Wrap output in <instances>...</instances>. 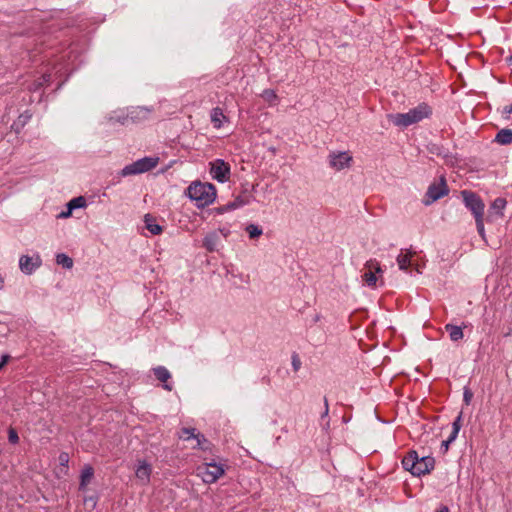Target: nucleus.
<instances>
[{
  "label": "nucleus",
  "mask_w": 512,
  "mask_h": 512,
  "mask_svg": "<svg viewBox=\"0 0 512 512\" xmlns=\"http://www.w3.org/2000/svg\"><path fill=\"white\" fill-rule=\"evenodd\" d=\"M431 113V108L426 103H422L407 113L390 114L388 117L395 126L407 127L429 117Z\"/></svg>",
  "instance_id": "f257e3e1"
},
{
  "label": "nucleus",
  "mask_w": 512,
  "mask_h": 512,
  "mask_svg": "<svg viewBox=\"0 0 512 512\" xmlns=\"http://www.w3.org/2000/svg\"><path fill=\"white\" fill-rule=\"evenodd\" d=\"M434 458L429 456L419 457L416 451H410L402 460L403 468L414 476L429 473L434 467Z\"/></svg>",
  "instance_id": "f03ea898"
},
{
  "label": "nucleus",
  "mask_w": 512,
  "mask_h": 512,
  "mask_svg": "<svg viewBox=\"0 0 512 512\" xmlns=\"http://www.w3.org/2000/svg\"><path fill=\"white\" fill-rule=\"evenodd\" d=\"M187 194L199 207H204L215 200L216 189L212 184L195 182L188 187Z\"/></svg>",
  "instance_id": "7ed1b4c3"
},
{
  "label": "nucleus",
  "mask_w": 512,
  "mask_h": 512,
  "mask_svg": "<svg viewBox=\"0 0 512 512\" xmlns=\"http://www.w3.org/2000/svg\"><path fill=\"white\" fill-rule=\"evenodd\" d=\"M197 476L201 477L205 483L216 482L224 474V468L217 463H203L196 469Z\"/></svg>",
  "instance_id": "20e7f679"
},
{
  "label": "nucleus",
  "mask_w": 512,
  "mask_h": 512,
  "mask_svg": "<svg viewBox=\"0 0 512 512\" xmlns=\"http://www.w3.org/2000/svg\"><path fill=\"white\" fill-rule=\"evenodd\" d=\"M157 165V160L149 157L142 158L130 165H127L122 170L123 176L134 175L151 170Z\"/></svg>",
  "instance_id": "39448f33"
},
{
  "label": "nucleus",
  "mask_w": 512,
  "mask_h": 512,
  "mask_svg": "<svg viewBox=\"0 0 512 512\" xmlns=\"http://www.w3.org/2000/svg\"><path fill=\"white\" fill-rule=\"evenodd\" d=\"M461 195L466 207L472 211L475 217L483 216L485 206L476 193L464 190L461 192Z\"/></svg>",
  "instance_id": "423d86ee"
},
{
  "label": "nucleus",
  "mask_w": 512,
  "mask_h": 512,
  "mask_svg": "<svg viewBox=\"0 0 512 512\" xmlns=\"http://www.w3.org/2000/svg\"><path fill=\"white\" fill-rule=\"evenodd\" d=\"M448 192H449V189L447 187L446 180L442 176L440 178L439 183H433L429 186L427 193H426L427 200H425V204L426 205L431 204L432 202L447 195Z\"/></svg>",
  "instance_id": "0eeeda50"
},
{
  "label": "nucleus",
  "mask_w": 512,
  "mask_h": 512,
  "mask_svg": "<svg viewBox=\"0 0 512 512\" xmlns=\"http://www.w3.org/2000/svg\"><path fill=\"white\" fill-rule=\"evenodd\" d=\"M383 271L378 261L369 260L366 262L362 278L368 286L375 287L378 281L376 274H382Z\"/></svg>",
  "instance_id": "6e6552de"
},
{
  "label": "nucleus",
  "mask_w": 512,
  "mask_h": 512,
  "mask_svg": "<svg viewBox=\"0 0 512 512\" xmlns=\"http://www.w3.org/2000/svg\"><path fill=\"white\" fill-rule=\"evenodd\" d=\"M210 173L213 179L219 182H225L229 178L230 167L223 160L218 159L211 163Z\"/></svg>",
  "instance_id": "1a4fd4ad"
},
{
  "label": "nucleus",
  "mask_w": 512,
  "mask_h": 512,
  "mask_svg": "<svg viewBox=\"0 0 512 512\" xmlns=\"http://www.w3.org/2000/svg\"><path fill=\"white\" fill-rule=\"evenodd\" d=\"M180 438L188 441L194 439L196 444L193 445V448L207 449L205 444L208 442L207 439L201 433H196L195 428H182L180 432Z\"/></svg>",
  "instance_id": "9d476101"
},
{
  "label": "nucleus",
  "mask_w": 512,
  "mask_h": 512,
  "mask_svg": "<svg viewBox=\"0 0 512 512\" xmlns=\"http://www.w3.org/2000/svg\"><path fill=\"white\" fill-rule=\"evenodd\" d=\"M352 157L347 152H339L330 155V166L336 170H342L350 166Z\"/></svg>",
  "instance_id": "9b49d317"
},
{
  "label": "nucleus",
  "mask_w": 512,
  "mask_h": 512,
  "mask_svg": "<svg viewBox=\"0 0 512 512\" xmlns=\"http://www.w3.org/2000/svg\"><path fill=\"white\" fill-rule=\"evenodd\" d=\"M40 266V259L36 257L35 261L28 255L21 256L19 260V267L25 274H31L37 267Z\"/></svg>",
  "instance_id": "f8f14e48"
},
{
  "label": "nucleus",
  "mask_w": 512,
  "mask_h": 512,
  "mask_svg": "<svg viewBox=\"0 0 512 512\" xmlns=\"http://www.w3.org/2000/svg\"><path fill=\"white\" fill-rule=\"evenodd\" d=\"M151 472L152 468L146 461H139L135 475L137 479L142 482V484L146 485L149 483Z\"/></svg>",
  "instance_id": "ddd939ff"
},
{
  "label": "nucleus",
  "mask_w": 512,
  "mask_h": 512,
  "mask_svg": "<svg viewBox=\"0 0 512 512\" xmlns=\"http://www.w3.org/2000/svg\"><path fill=\"white\" fill-rule=\"evenodd\" d=\"M416 254V252L411 251L410 249H406L405 252L402 250L401 253L397 256V264L400 270L406 271L409 266H412V257Z\"/></svg>",
  "instance_id": "4468645a"
},
{
  "label": "nucleus",
  "mask_w": 512,
  "mask_h": 512,
  "mask_svg": "<svg viewBox=\"0 0 512 512\" xmlns=\"http://www.w3.org/2000/svg\"><path fill=\"white\" fill-rule=\"evenodd\" d=\"M461 420H462V412H460L459 415L454 420V422L452 424V431H451L450 436L448 437L447 440L442 442V447H444V451H447L449 444L456 439V437L459 433V430L461 428Z\"/></svg>",
  "instance_id": "2eb2a0df"
},
{
  "label": "nucleus",
  "mask_w": 512,
  "mask_h": 512,
  "mask_svg": "<svg viewBox=\"0 0 512 512\" xmlns=\"http://www.w3.org/2000/svg\"><path fill=\"white\" fill-rule=\"evenodd\" d=\"M155 377L164 383L163 387L164 389L171 391L172 387L167 384L166 382L170 379L171 375L170 372L163 366H158L153 369Z\"/></svg>",
  "instance_id": "dca6fc26"
},
{
  "label": "nucleus",
  "mask_w": 512,
  "mask_h": 512,
  "mask_svg": "<svg viewBox=\"0 0 512 512\" xmlns=\"http://www.w3.org/2000/svg\"><path fill=\"white\" fill-rule=\"evenodd\" d=\"M219 241V236L216 232L208 233L204 240H203V246L210 252H213L217 248V244Z\"/></svg>",
  "instance_id": "f3484780"
},
{
  "label": "nucleus",
  "mask_w": 512,
  "mask_h": 512,
  "mask_svg": "<svg viewBox=\"0 0 512 512\" xmlns=\"http://www.w3.org/2000/svg\"><path fill=\"white\" fill-rule=\"evenodd\" d=\"M145 227L149 230L153 235H158L162 232L161 226L156 223V219L150 215L146 214L144 217Z\"/></svg>",
  "instance_id": "a211bd4d"
},
{
  "label": "nucleus",
  "mask_w": 512,
  "mask_h": 512,
  "mask_svg": "<svg viewBox=\"0 0 512 512\" xmlns=\"http://www.w3.org/2000/svg\"><path fill=\"white\" fill-rule=\"evenodd\" d=\"M495 141L501 145L512 143V129H501L495 137Z\"/></svg>",
  "instance_id": "6ab92c4d"
},
{
  "label": "nucleus",
  "mask_w": 512,
  "mask_h": 512,
  "mask_svg": "<svg viewBox=\"0 0 512 512\" xmlns=\"http://www.w3.org/2000/svg\"><path fill=\"white\" fill-rule=\"evenodd\" d=\"M445 330L449 333V337L452 341H459L464 337V333L461 327L447 324Z\"/></svg>",
  "instance_id": "aec40b11"
},
{
  "label": "nucleus",
  "mask_w": 512,
  "mask_h": 512,
  "mask_svg": "<svg viewBox=\"0 0 512 512\" xmlns=\"http://www.w3.org/2000/svg\"><path fill=\"white\" fill-rule=\"evenodd\" d=\"M226 119L225 115L221 108L216 107L212 109L211 112V121L215 128H220L222 126V120Z\"/></svg>",
  "instance_id": "412c9836"
},
{
  "label": "nucleus",
  "mask_w": 512,
  "mask_h": 512,
  "mask_svg": "<svg viewBox=\"0 0 512 512\" xmlns=\"http://www.w3.org/2000/svg\"><path fill=\"white\" fill-rule=\"evenodd\" d=\"M93 468L88 466L86 467L82 473H81V482H80V489H85L86 486L90 483L91 479L93 478Z\"/></svg>",
  "instance_id": "4be33fe9"
},
{
  "label": "nucleus",
  "mask_w": 512,
  "mask_h": 512,
  "mask_svg": "<svg viewBox=\"0 0 512 512\" xmlns=\"http://www.w3.org/2000/svg\"><path fill=\"white\" fill-rule=\"evenodd\" d=\"M56 262H57V264L62 265L63 267L68 268V269L72 268V266H73L72 258H70L68 255L63 254V253L57 255Z\"/></svg>",
  "instance_id": "5701e85b"
},
{
  "label": "nucleus",
  "mask_w": 512,
  "mask_h": 512,
  "mask_svg": "<svg viewBox=\"0 0 512 512\" xmlns=\"http://www.w3.org/2000/svg\"><path fill=\"white\" fill-rule=\"evenodd\" d=\"M261 97L269 104H275L278 100L276 92L272 89H266L262 92Z\"/></svg>",
  "instance_id": "b1692460"
},
{
  "label": "nucleus",
  "mask_w": 512,
  "mask_h": 512,
  "mask_svg": "<svg viewBox=\"0 0 512 512\" xmlns=\"http://www.w3.org/2000/svg\"><path fill=\"white\" fill-rule=\"evenodd\" d=\"M86 205V200L84 197L82 196H79V197H76V198H73L69 203H68V208L70 210H73V209H76V208H81V207H84Z\"/></svg>",
  "instance_id": "393cba45"
},
{
  "label": "nucleus",
  "mask_w": 512,
  "mask_h": 512,
  "mask_svg": "<svg viewBox=\"0 0 512 512\" xmlns=\"http://www.w3.org/2000/svg\"><path fill=\"white\" fill-rule=\"evenodd\" d=\"M246 231L247 233L249 234V237L251 239H254V238H257L259 237L260 235H262V229L259 228L257 225H254V224H249L247 227H246Z\"/></svg>",
  "instance_id": "a878e982"
},
{
  "label": "nucleus",
  "mask_w": 512,
  "mask_h": 512,
  "mask_svg": "<svg viewBox=\"0 0 512 512\" xmlns=\"http://www.w3.org/2000/svg\"><path fill=\"white\" fill-rule=\"evenodd\" d=\"M507 202L504 198H496L492 204V207L498 211H501L505 208Z\"/></svg>",
  "instance_id": "bb28decb"
},
{
  "label": "nucleus",
  "mask_w": 512,
  "mask_h": 512,
  "mask_svg": "<svg viewBox=\"0 0 512 512\" xmlns=\"http://www.w3.org/2000/svg\"><path fill=\"white\" fill-rule=\"evenodd\" d=\"M476 220V227L481 235L482 238L485 237V231H484V223H483V216L475 217Z\"/></svg>",
  "instance_id": "cd10ccee"
},
{
  "label": "nucleus",
  "mask_w": 512,
  "mask_h": 512,
  "mask_svg": "<svg viewBox=\"0 0 512 512\" xmlns=\"http://www.w3.org/2000/svg\"><path fill=\"white\" fill-rule=\"evenodd\" d=\"M8 440L12 444H16L19 441V436L15 429L10 428L8 431Z\"/></svg>",
  "instance_id": "c85d7f7f"
},
{
  "label": "nucleus",
  "mask_w": 512,
  "mask_h": 512,
  "mask_svg": "<svg viewBox=\"0 0 512 512\" xmlns=\"http://www.w3.org/2000/svg\"><path fill=\"white\" fill-rule=\"evenodd\" d=\"M472 398H473V392L469 388L466 387L464 389V393H463V400H464L465 404L469 405Z\"/></svg>",
  "instance_id": "c756f323"
},
{
  "label": "nucleus",
  "mask_w": 512,
  "mask_h": 512,
  "mask_svg": "<svg viewBox=\"0 0 512 512\" xmlns=\"http://www.w3.org/2000/svg\"><path fill=\"white\" fill-rule=\"evenodd\" d=\"M292 366L294 371H298L301 366V361L297 354H293L292 356Z\"/></svg>",
  "instance_id": "7c9ffc66"
},
{
  "label": "nucleus",
  "mask_w": 512,
  "mask_h": 512,
  "mask_svg": "<svg viewBox=\"0 0 512 512\" xmlns=\"http://www.w3.org/2000/svg\"><path fill=\"white\" fill-rule=\"evenodd\" d=\"M59 462H60V465L67 467L68 462H69V455L65 452L61 453L59 455Z\"/></svg>",
  "instance_id": "2f4dec72"
},
{
  "label": "nucleus",
  "mask_w": 512,
  "mask_h": 512,
  "mask_svg": "<svg viewBox=\"0 0 512 512\" xmlns=\"http://www.w3.org/2000/svg\"><path fill=\"white\" fill-rule=\"evenodd\" d=\"M9 360V355H3L2 356V361L0 362V370L3 368V366L8 362Z\"/></svg>",
  "instance_id": "473e14b6"
},
{
  "label": "nucleus",
  "mask_w": 512,
  "mask_h": 512,
  "mask_svg": "<svg viewBox=\"0 0 512 512\" xmlns=\"http://www.w3.org/2000/svg\"><path fill=\"white\" fill-rule=\"evenodd\" d=\"M503 113L506 115L511 114L512 113V104L505 106L503 109Z\"/></svg>",
  "instance_id": "72a5a7b5"
},
{
  "label": "nucleus",
  "mask_w": 512,
  "mask_h": 512,
  "mask_svg": "<svg viewBox=\"0 0 512 512\" xmlns=\"http://www.w3.org/2000/svg\"><path fill=\"white\" fill-rule=\"evenodd\" d=\"M324 404H325V411H324L323 416H327V415H328V412H329V405H328V400H327V398H324Z\"/></svg>",
  "instance_id": "f704fd0d"
},
{
  "label": "nucleus",
  "mask_w": 512,
  "mask_h": 512,
  "mask_svg": "<svg viewBox=\"0 0 512 512\" xmlns=\"http://www.w3.org/2000/svg\"><path fill=\"white\" fill-rule=\"evenodd\" d=\"M436 512H450V510L447 506H441Z\"/></svg>",
  "instance_id": "c9c22d12"
},
{
  "label": "nucleus",
  "mask_w": 512,
  "mask_h": 512,
  "mask_svg": "<svg viewBox=\"0 0 512 512\" xmlns=\"http://www.w3.org/2000/svg\"><path fill=\"white\" fill-rule=\"evenodd\" d=\"M71 211H72V210H70V209L68 208V211H67V212H62L60 216H61V217H67V216H69V215L71 214Z\"/></svg>",
  "instance_id": "e433bc0d"
},
{
  "label": "nucleus",
  "mask_w": 512,
  "mask_h": 512,
  "mask_svg": "<svg viewBox=\"0 0 512 512\" xmlns=\"http://www.w3.org/2000/svg\"><path fill=\"white\" fill-rule=\"evenodd\" d=\"M3 285H4V280H3V278L0 276V290L3 288Z\"/></svg>",
  "instance_id": "4c0bfd02"
},
{
  "label": "nucleus",
  "mask_w": 512,
  "mask_h": 512,
  "mask_svg": "<svg viewBox=\"0 0 512 512\" xmlns=\"http://www.w3.org/2000/svg\"><path fill=\"white\" fill-rule=\"evenodd\" d=\"M48 78H50V75L44 76L45 81H48Z\"/></svg>",
  "instance_id": "58836bf2"
},
{
  "label": "nucleus",
  "mask_w": 512,
  "mask_h": 512,
  "mask_svg": "<svg viewBox=\"0 0 512 512\" xmlns=\"http://www.w3.org/2000/svg\"><path fill=\"white\" fill-rule=\"evenodd\" d=\"M237 206H238V205H237V204H235V203L231 204V207H232V208H235V207H237Z\"/></svg>",
  "instance_id": "ea45409f"
}]
</instances>
